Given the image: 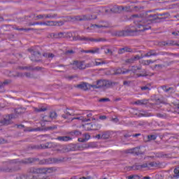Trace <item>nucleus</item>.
<instances>
[{
    "label": "nucleus",
    "mask_w": 179,
    "mask_h": 179,
    "mask_svg": "<svg viewBox=\"0 0 179 179\" xmlns=\"http://www.w3.org/2000/svg\"><path fill=\"white\" fill-rule=\"evenodd\" d=\"M158 166H159V162H148V169H150V167H157Z\"/></svg>",
    "instance_id": "37"
},
{
    "label": "nucleus",
    "mask_w": 179,
    "mask_h": 179,
    "mask_svg": "<svg viewBox=\"0 0 179 179\" xmlns=\"http://www.w3.org/2000/svg\"><path fill=\"white\" fill-rule=\"evenodd\" d=\"M73 115H75V113L66 110L65 114H63L62 117V118H64V120H66V118H69V117H73Z\"/></svg>",
    "instance_id": "23"
},
{
    "label": "nucleus",
    "mask_w": 179,
    "mask_h": 179,
    "mask_svg": "<svg viewBox=\"0 0 179 179\" xmlns=\"http://www.w3.org/2000/svg\"><path fill=\"white\" fill-rule=\"evenodd\" d=\"M50 143H46L43 145H34L31 147L32 149H48Z\"/></svg>",
    "instance_id": "22"
},
{
    "label": "nucleus",
    "mask_w": 179,
    "mask_h": 179,
    "mask_svg": "<svg viewBox=\"0 0 179 179\" xmlns=\"http://www.w3.org/2000/svg\"><path fill=\"white\" fill-rule=\"evenodd\" d=\"M85 66H83V63L81 62L74 61L73 63V69H85Z\"/></svg>",
    "instance_id": "15"
},
{
    "label": "nucleus",
    "mask_w": 179,
    "mask_h": 179,
    "mask_svg": "<svg viewBox=\"0 0 179 179\" xmlns=\"http://www.w3.org/2000/svg\"><path fill=\"white\" fill-rule=\"evenodd\" d=\"M157 138V136H156V135H148V141H155V139Z\"/></svg>",
    "instance_id": "44"
},
{
    "label": "nucleus",
    "mask_w": 179,
    "mask_h": 179,
    "mask_svg": "<svg viewBox=\"0 0 179 179\" xmlns=\"http://www.w3.org/2000/svg\"><path fill=\"white\" fill-rule=\"evenodd\" d=\"M104 64V62L101 61L100 59H97L95 61V65H103Z\"/></svg>",
    "instance_id": "58"
},
{
    "label": "nucleus",
    "mask_w": 179,
    "mask_h": 179,
    "mask_svg": "<svg viewBox=\"0 0 179 179\" xmlns=\"http://www.w3.org/2000/svg\"><path fill=\"white\" fill-rule=\"evenodd\" d=\"M112 36L115 37H127V36H138L136 31L134 29H127L122 31H113L111 33Z\"/></svg>",
    "instance_id": "3"
},
{
    "label": "nucleus",
    "mask_w": 179,
    "mask_h": 179,
    "mask_svg": "<svg viewBox=\"0 0 179 179\" xmlns=\"http://www.w3.org/2000/svg\"><path fill=\"white\" fill-rule=\"evenodd\" d=\"M15 30H19L20 31H30V30H34V29L33 28H28V29H24V28H19L17 27H16L15 28Z\"/></svg>",
    "instance_id": "39"
},
{
    "label": "nucleus",
    "mask_w": 179,
    "mask_h": 179,
    "mask_svg": "<svg viewBox=\"0 0 179 179\" xmlns=\"http://www.w3.org/2000/svg\"><path fill=\"white\" fill-rule=\"evenodd\" d=\"M113 85H115V83L107 80H98L96 85L93 84L92 85L93 89H101V87L108 89L113 86Z\"/></svg>",
    "instance_id": "4"
},
{
    "label": "nucleus",
    "mask_w": 179,
    "mask_h": 179,
    "mask_svg": "<svg viewBox=\"0 0 179 179\" xmlns=\"http://www.w3.org/2000/svg\"><path fill=\"white\" fill-rule=\"evenodd\" d=\"M129 69H121V68H117L116 70H115L114 75H121V73H128L129 72Z\"/></svg>",
    "instance_id": "17"
},
{
    "label": "nucleus",
    "mask_w": 179,
    "mask_h": 179,
    "mask_svg": "<svg viewBox=\"0 0 179 179\" xmlns=\"http://www.w3.org/2000/svg\"><path fill=\"white\" fill-rule=\"evenodd\" d=\"M136 115H137V117H153V115L152 113H149L146 110H141L140 113L138 114H136Z\"/></svg>",
    "instance_id": "16"
},
{
    "label": "nucleus",
    "mask_w": 179,
    "mask_h": 179,
    "mask_svg": "<svg viewBox=\"0 0 179 179\" xmlns=\"http://www.w3.org/2000/svg\"><path fill=\"white\" fill-rule=\"evenodd\" d=\"M173 173L176 174V175H173V178H178L179 170L178 169H175L173 171Z\"/></svg>",
    "instance_id": "48"
},
{
    "label": "nucleus",
    "mask_w": 179,
    "mask_h": 179,
    "mask_svg": "<svg viewBox=\"0 0 179 179\" xmlns=\"http://www.w3.org/2000/svg\"><path fill=\"white\" fill-rule=\"evenodd\" d=\"M159 52H157L155 50H150L147 53H145L143 56H139V55H136L134 57H131L133 58V61L135 62V61H139L141 58H143V57H157V55H159Z\"/></svg>",
    "instance_id": "5"
},
{
    "label": "nucleus",
    "mask_w": 179,
    "mask_h": 179,
    "mask_svg": "<svg viewBox=\"0 0 179 179\" xmlns=\"http://www.w3.org/2000/svg\"><path fill=\"white\" fill-rule=\"evenodd\" d=\"M38 158H27L19 162V164H30V163H34V162H38Z\"/></svg>",
    "instance_id": "14"
},
{
    "label": "nucleus",
    "mask_w": 179,
    "mask_h": 179,
    "mask_svg": "<svg viewBox=\"0 0 179 179\" xmlns=\"http://www.w3.org/2000/svg\"><path fill=\"white\" fill-rule=\"evenodd\" d=\"M48 108L45 107H41V108H34V110L35 113H44V111H47Z\"/></svg>",
    "instance_id": "27"
},
{
    "label": "nucleus",
    "mask_w": 179,
    "mask_h": 179,
    "mask_svg": "<svg viewBox=\"0 0 179 179\" xmlns=\"http://www.w3.org/2000/svg\"><path fill=\"white\" fill-rule=\"evenodd\" d=\"M90 27H93L95 29V27H97V29H101V27H103L104 29H108V25L107 24H91Z\"/></svg>",
    "instance_id": "29"
},
{
    "label": "nucleus",
    "mask_w": 179,
    "mask_h": 179,
    "mask_svg": "<svg viewBox=\"0 0 179 179\" xmlns=\"http://www.w3.org/2000/svg\"><path fill=\"white\" fill-rule=\"evenodd\" d=\"M164 45H168L169 47L171 45H179L177 43L174 42V41H169L168 42H164Z\"/></svg>",
    "instance_id": "33"
},
{
    "label": "nucleus",
    "mask_w": 179,
    "mask_h": 179,
    "mask_svg": "<svg viewBox=\"0 0 179 179\" xmlns=\"http://www.w3.org/2000/svg\"><path fill=\"white\" fill-rule=\"evenodd\" d=\"M75 87L80 89V90H84V92H87V90H90V89H92V85L88 83L82 82L81 83L76 85Z\"/></svg>",
    "instance_id": "8"
},
{
    "label": "nucleus",
    "mask_w": 179,
    "mask_h": 179,
    "mask_svg": "<svg viewBox=\"0 0 179 179\" xmlns=\"http://www.w3.org/2000/svg\"><path fill=\"white\" fill-rule=\"evenodd\" d=\"M83 128H84L85 131H93V123H86L83 124Z\"/></svg>",
    "instance_id": "21"
},
{
    "label": "nucleus",
    "mask_w": 179,
    "mask_h": 179,
    "mask_svg": "<svg viewBox=\"0 0 179 179\" xmlns=\"http://www.w3.org/2000/svg\"><path fill=\"white\" fill-rule=\"evenodd\" d=\"M65 32L56 33V38H64L66 37Z\"/></svg>",
    "instance_id": "34"
},
{
    "label": "nucleus",
    "mask_w": 179,
    "mask_h": 179,
    "mask_svg": "<svg viewBox=\"0 0 179 179\" xmlns=\"http://www.w3.org/2000/svg\"><path fill=\"white\" fill-rule=\"evenodd\" d=\"M141 90L146 91V90H150V88L148 86L141 87Z\"/></svg>",
    "instance_id": "64"
},
{
    "label": "nucleus",
    "mask_w": 179,
    "mask_h": 179,
    "mask_svg": "<svg viewBox=\"0 0 179 179\" xmlns=\"http://www.w3.org/2000/svg\"><path fill=\"white\" fill-rule=\"evenodd\" d=\"M162 89H163V90H164V92H170V90H173V87L167 88V87H166V86H163Z\"/></svg>",
    "instance_id": "55"
},
{
    "label": "nucleus",
    "mask_w": 179,
    "mask_h": 179,
    "mask_svg": "<svg viewBox=\"0 0 179 179\" xmlns=\"http://www.w3.org/2000/svg\"><path fill=\"white\" fill-rule=\"evenodd\" d=\"M27 171L31 174H38V168L31 167L28 169Z\"/></svg>",
    "instance_id": "32"
},
{
    "label": "nucleus",
    "mask_w": 179,
    "mask_h": 179,
    "mask_svg": "<svg viewBox=\"0 0 179 179\" xmlns=\"http://www.w3.org/2000/svg\"><path fill=\"white\" fill-rule=\"evenodd\" d=\"M64 54L65 55H73V54H75V51L72 50H66Z\"/></svg>",
    "instance_id": "42"
},
{
    "label": "nucleus",
    "mask_w": 179,
    "mask_h": 179,
    "mask_svg": "<svg viewBox=\"0 0 179 179\" xmlns=\"http://www.w3.org/2000/svg\"><path fill=\"white\" fill-rule=\"evenodd\" d=\"M125 52H136V49H132L128 46L124 47Z\"/></svg>",
    "instance_id": "38"
},
{
    "label": "nucleus",
    "mask_w": 179,
    "mask_h": 179,
    "mask_svg": "<svg viewBox=\"0 0 179 179\" xmlns=\"http://www.w3.org/2000/svg\"><path fill=\"white\" fill-rule=\"evenodd\" d=\"M58 17V14L57 13H50V14H45V19H55V17Z\"/></svg>",
    "instance_id": "28"
},
{
    "label": "nucleus",
    "mask_w": 179,
    "mask_h": 179,
    "mask_svg": "<svg viewBox=\"0 0 179 179\" xmlns=\"http://www.w3.org/2000/svg\"><path fill=\"white\" fill-rule=\"evenodd\" d=\"M20 170V167L17 165H15L12 168H1L0 169V171H4V173H13L15 171H19Z\"/></svg>",
    "instance_id": "13"
},
{
    "label": "nucleus",
    "mask_w": 179,
    "mask_h": 179,
    "mask_svg": "<svg viewBox=\"0 0 179 179\" xmlns=\"http://www.w3.org/2000/svg\"><path fill=\"white\" fill-rule=\"evenodd\" d=\"M70 135H71L72 136H80V135H82V132H80V131L79 130H73L72 131H71Z\"/></svg>",
    "instance_id": "30"
},
{
    "label": "nucleus",
    "mask_w": 179,
    "mask_h": 179,
    "mask_svg": "<svg viewBox=\"0 0 179 179\" xmlns=\"http://www.w3.org/2000/svg\"><path fill=\"white\" fill-rule=\"evenodd\" d=\"M48 38H57V33H50L48 35Z\"/></svg>",
    "instance_id": "50"
},
{
    "label": "nucleus",
    "mask_w": 179,
    "mask_h": 179,
    "mask_svg": "<svg viewBox=\"0 0 179 179\" xmlns=\"http://www.w3.org/2000/svg\"><path fill=\"white\" fill-rule=\"evenodd\" d=\"M50 120H54V118H57V113L56 112H51L49 116Z\"/></svg>",
    "instance_id": "45"
},
{
    "label": "nucleus",
    "mask_w": 179,
    "mask_h": 179,
    "mask_svg": "<svg viewBox=\"0 0 179 179\" xmlns=\"http://www.w3.org/2000/svg\"><path fill=\"white\" fill-rule=\"evenodd\" d=\"M28 51L31 52V55L30 57L31 61H34V62H41V53L38 51H36L33 49H28Z\"/></svg>",
    "instance_id": "7"
},
{
    "label": "nucleus",
    "mask_w": 179,
    "mask_h": 179,
    "mask_svg": "<svg viewBox=\"0 0 179 179\" xmlns=\"http://www.w3.org/2000/svg\"><path fill=\"white\" fill-rule=\"evenodd\" d=\"M142 64L143 65H146V66L150 65L149 60H143Z\"/></svg>",
    "instance_id": "63"
},
{
    "label": "nucleus",
    "mask_w": 179,
    "mask_h": 179,
    "mask_svg": "<svg viewBox=\"0 0 179 179\" xmlns=\"http://www.w3.org/2000/svg\"><path fill=\"white\" fill-rule=\"evenodd\" d=\"M99 103H106V101H110L108 98H102L99 100Z\"/></svg>",
    "instance_id": "56"
},
{
    "label": "nucleus",
    "mask_w": 179,
    "mask_h": 179,
    "mask_svg": "<svg viewBox=\"0 0 179 179\" xmlns=\"http://www.w3.org/2000/svg\"><path fill=\"white\" fill-rule=\"evenodd\" d=\"M101 128V124L98 122L92 123V131H97Z\"/></svg>",
    "instance_id": "25"
},
{
    "label": "nucleus",
    "mask_w": 179,
    "mask_h": 179,
    "mask_svg": "<svg viewBox=\"0 0 179 179\" xmlns=\"http://www.w3.org/2000/svg\"><path fill=\"white\" fill-rule=\"evenodd\" d=\"M13 118H16V116L15 115H8L0 122V124L1 125H9L10 124V120H13Z\"/></svg>",
    "instance_id": "11"
},
{
    "label": "nucleus",
    "mask_w": 179,
    "mask_h": 179,
    "mask_svg": "<svg viewBox=\"0 0 179 179\" xmlns=\"http://www.w3.org/2000/svg\"><path fill=\"white\" fill-rule=\"evenodd\" d=\"M9 83V80H5L3 83H0V93H3V92H5L3 85H8Z\"/></svg>",
    "instance_id": "26"
},
{
    "label": "nucleus",
    "mask_w": 179,
    "mask_h": 179,
    "mask_svg": "<svg viewBox=\"0 0 179 179\" xmlns=\"http://www.w3.org/2000/svg\"><path fill=\"white\" fill-rule=\"evenodd\" d=\"M99 51H100V48H94L92 50H90V52H91V54H97V53L99 52Z\"/></svg>",
    "instance_id": "43"
},
{
    "label": "nucleus",
    "mask_w": 179,
    "mask_h": 179,
    "mask_svg": "<svg viewBox=\"0 0 179 179\" xmlns=\"http://www.w3.org/2000/svg\"><path fill=\"white\" fill-rule=\"evenodd\" d=\"M85 41L86 43H89V41H91L92 43H99L100 41H107V39L104 38H90V37H86L80 35H75L73 36V41Z\"/></svg>",
    "instance_id": "2"
},
{
    "label": "nucleus",
    "mask_w": 179,
    "mask_h": 179,
    "mask_svg": "<svg viewBox=\"0 0 179 179\" xmlns=\"http://www.w3.org/2000/svg\"><path fill=\"white\" fill-rule=\"evenodd\" d=\"M61 152L62 153H67V152H69V146L68 147H64L62 150Z\"/></svg>",
    "instance_id": "51"
},
{
    "label": "nucleus",
    "mask_w": 179,
    "mask_h": 179,
    "mask_svg": "<svg viewBox=\"0 0 179 179\" xmlns=\"http://www.w3.org/2000/svg\"><path fill=\"white\" fill-rule=\"evenodd\" d=\"M54 168H46V174L52 173Z\"/></svg>",
    "instance_id": "61"
},
{
    "label": "nucleus",
    "mask_w": 179,
    "mask_h": 179,
    "mask_svg": "<svg viewBox=\"0 0 179 179\" xmlns=\"http://www.w3.org/2000/svg\"><path fill=\"white\" fill-rule=\"evenodd\" d=\"M125 62H126V64H134V62H134L133 57H131L129 59H127L125 60Z\"/></svg>",
    "instance_id": "52"
},
{
    "label": "nucleus",
    "mask_w": 179,
    "mask_h": 179,
    "mask_svg": "<svg viewBox=\"0 0 179 179\" xmlns=\"http://www.w3.org/2000/svg\"><path fill=\"white\" fill-rule=\"evenodd\" d=\"M24 76H26V78H33V75L31 74V73H29V72L24 73Z\"/></svg>",
    "instance_id": "54"
},
{
    "label": "nucleus",
    "mask_w": 179,
    "mask_h": 179,
    "mask_svg": "<svg viewBox=\"0 0 179 179\" xmlns=\"http://www.w3.org/2000/svg\"><path fill=\"white\" fill-rule=\"evenodd\" d=\"M133 170H142L141 165L136 164L132 166Z\"/></svg>",
    "instance_id": "49"
},
{
    "label": "nucleus",
    "mask_w": 179,
    "mask_h": 179,
    "mask_svg": "<svg viewBox=\"0 0 179 179\" xmlns=\"http://www.w3.org/2000/svg\"><path fill=\"white\" fill-rule=\"evenodd\" d=\"M43 164H52L54 163V158H48L42 161Z\"/></svg>",
    "instance_id": "31"
},
{
    "label": "nucleus",
    "mask_w": 179,
    "mask_h": 179,
    "mask_svg": "<svg viewBox=\"0 0 179 179\" xmlns=\"http://www.w3.org/2000/svg\"><path fill=\"white\" fill-rule=\"evenodd\" d=\"M68 160V158L64 157H54L53 162L56 164L64 163Z\"/></svg>",
    "instance_id": "19"
},
{
    "label": "nucleus",
    "mask_w": 179,
    "mask_h": 179,
    "mask_svg": "<svg viewBox=\"0 0 179 179\" xmlns=\"http://www.w3.org/2000/svg\"><path fill=\"white\" fill-rule=\"evenodd\" d=\"M45 19V15H38L36 17L35 20H40V19Z\"/></svg>",
    "instance_id": "57"
},
{
    "label": "nucleus",
    "mask_w": 179,
    "mask_h": 179,
    "mask_svg": "<svg viewBox=\"0 0 179 179\" xmlns=\"http://www.w3.org/2000/svg\"><path fill=\"white\" fill-rule=\"evenodd\" d=\"M110 138V131H105L101 135V139H108Z\"/></svg>",
    "instance_id": "36"
},
{
    "label": "nucleus",
    "mask_w": 179,
    "mask_h": 179,
    "mask_svg": "<svg viewBox=\"0 0 179 179\" xmlns=\"http://www.w3.org/2000/svg\"><path fill=\"white\" fill-rule=\"evenodd\" d=\"M56 139L57 141H59L60 142H68L69 141H72V137L68 136H57Z\"/></svg>",
    "instance_id": "18"
},
{
    "label": "nucleus",
    "mask_w": 179,
    "mask_h": 179,
    "mask_svg": "<svg viewBox=\"0 0 179 179\" xmlns=\"http://www.w3.org/2000/svg\"><path fill=\"white\" fill-rule=\"evenodd\" d=\"M134 104H137L139 106H145V104H148V100L147 99H141V100H137Z\"/></svg>",
    "instance_id": "24"
},
{
    "label": "nucleus",
    "mask_w": 179,
    "mask_h": 179,
    "mask_svg": "<svg viewBox=\"0 0 179 179\" xmlns=\"http://www.w3.org/2000/svg\"><path fill=\"white\" fill-rule=\"evenodd\" d=\"M85 147L79 145V144H70L69 145V152H75L76 150H83Z\"/></svg>",
    "instance_id": "12"
},
{
    "label": "nucleus",
    "mask_w": 179,
    "mask_h": 179,
    "mask_svg": "<svg viewBox=\"0 0 179 179\" xmlns=\"http://www.w3.org/2000/svg\"><path fill=\"white\" fill-rule=\"evenodd\" d=\"M122 9H124V6H115L110 10L105 9V13H110V12H112V13H121Z\"/></svg>",
    "instance_id": "9"
},
{
    "label": "nucleus",
    "mask_w": 179,
    "mask_h": 179,
    "mask_svg": "<svg viewBox=\"0 0 179 179\" xmlns=\"http://www.w3.org/2000/svg\"><path fill=\"white\" fill-rule=\"evenodd\" d=\"M141 169H149L148 162L144 163L141 165Z\"/></svg>",
    "instance_id": "59"
},
{
    "label": "nucleus",
    "mask_w": 179,
    "mask_h": 179,
    "mask_svg": "<svg viewBox=\"0 0 179 179\" xmlns=\"http://www.w3.org/2000/svg\"><path fill=\"white\" fill-rule=\"evenodd\" d=\"M128 179H139V176L132 175L127 177Z\"/></svg>",
    "instance_id": "53"
},
{
    "label": "nucleus",
    "mask_w": 179,
    "mask_h": 179,
    "mask_svg": "<svg viewBox=\"0 0 179 179\" xmlns=\"http://www.w3.org/2000/svg\"><path fill=\"white\" fill-rule=\"evenodd\" d=\"M101 50H103L105 54H109L110 55L113 54V51L110 49L102 48Z\"/></svg>",
    "instance_id": "41"
},
{
    "label": "nucleus",
    "mask_w": 179,
    "mask_h": 179,
    "mask_svg": "<svg viewBox=\"0 0 179 179\" xmlns=\"http://www.w3.org/2000/svg\"><path fill=\"white\" fill-rule=\"evenodd\" d=\"M141 77L148 76V73L145 70H144L142 73L137 74L138 78H141Z\"/></svg>",
    "instance_id": "46"
},
{
    "label": "nucleus",
    "mask_w": 179,
    "mask_h": 179,
    "mask_svg": "<svg viewBox=\"0 0 179 179\" xmlns=\"http://www.w3.org/2000/svg\"><path fill=\"white\" fill-rule=\"evenodd\" d=\"M57 23L58 22L53 21H48L47 22H45V26H57Z\"/></svg>",
    "instance_id": "40"
},
{
    "label": "nucleus",
    "mask_w": 179,
    "mask_h": 179,
    "mask_svg": "<svg viewBox=\"0 0 179 179\" xmlns=\"http://www.w3.org/2000/svg\"><path fill=\"white\" fill-rule=\"evenodd\" d=\"M163 66H164L162 64H156L154 66V68H155V69H157V71H160V70L163 69Z\"/></svg>",
    "instance_id": "47"
},
{
    "label": "nucleus",
    "mask_w": 179,
    "mask_h": 179,
    "mask_svg": "<svg viewBox=\"0 0 179 179\" xmlns=\"http://www.w3.org/2000/svg\"><path fill=\"white\" fill-rule=\"evenodd\" d=\"M163 16H166V13L150 14L148 15V18L149 20H146L150 21V24H152V20H157V19H162Z\"/></svg>",
    "instance_id": "10"
},
{
    "label": "nucleus",
    "mask_w": 179,
    "mask_h": 179,
    "mask_svg": "<svg viewBox=\"0 0 179 179\" xmlns=\"http://www.w3.org/2000/svg\"><path fill=\"white\" fill-rule=\"evenodd\" d=\"M117 52L118 54H124L125 52V48L119 49Z\"/></svg>",
    "instance_id": "62"
},
{
    "label": "nucleus",
    "mask_w": 179,
    "mask_h": 179,
    "mask_svg": "<svg viewBox=\"0 0 179 179\" xmlns=\"http://www.w3.org/2000/svg\"><path fill=\"white\" fill-rule=\"evenodd\" d=\"M131 17L134 19V23L137 26V28L133 29L136 34H139V32L145 31V30H149V29L152 28L150 20L142 18L138 14L132 15Z\"/></svg>",
    "instance_id": "1"
},
{
    "label": "nucleus",
    "mask_w": 179,
    "mask_h": 179,
    "mask_svg": "<svg viewBox=\"0 0 179 179\" xmlns=\"http://www.w3.org/2000/svg\"><path fill=\"white\" fill-rule=\"evenodd\" d=\"M93 19H97V16L93 17L92 15H83L74 16L72 20H76L77 22H86L87 20H92Z\"/></svg>",
    "instance_id": "6"
},
{
    "label": "nucleus",
    "mask_w": 179,
    "mask_h": 179,
    "mask_svg": "<svg viewBox=\"0 0 179 179\" xmlns=\"http://www.w3.org/2000/svg\"><path fill=\"white\" fill-rule=\"evenodd\" d=\"M38 174H47V168H38Z\"/></svg>",
    "instance_id": "35"
},
{
    "label": "nucleus",
    "mask_w": 179,
    "mask_h": 179,
    "mask_svg": "<svg viewBox=\"0 0 179 179\" xmlns=\"http://www.w3.org/2000/svg\"><path fill=\"white\" fill-rule=\"evenodd\" d=\"M8 76H10V78H24V73H12L10 72L8 74Z\"/></svg>",
    "instance_id": "20"
},
{
    "label": "nucleus",
    "mask_w": 179,
    "mask_h": 179,
    "mask_svg": "<svg viewBox=\"0 0 179 179\" xmlns=\"http://www.w3.org/2000/svg\"><path fill=\"white\" fill-rule=\"evenodd\" d=\"M122 10H124V12H129V10H131V7L129 6H123Z\"/></svg>",
    "instance_id": "60"
}]
</instances>
